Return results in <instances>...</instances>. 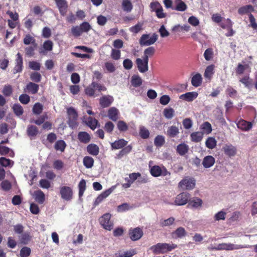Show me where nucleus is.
<instances>
[{"mask_svg": "<svg viewBox=\"0 0 257 257\" xmlns=\"http://www.w3.org/2000/svg\"><path fill=\"white\" fill-rule=\"evenodd\" d=\"M106 87L101 84L95 82H92L91 84L85 89V93L89 96L95 97L99 95L97 91L100 92L105 91Z\"/></svg>", "mask_w": 257, "mask_h": 257, "instance_id": "obj_1", "label": "nucleus"}, {"mask_svg": "<svg viewBox=\"0 0 257 257\" xmlns=\"http://www.w3.org/2000/svg\"><path fill=\"white\" fill-rule=\"evenodd\" d=\"M177 245L174 244L159 243L153 246L151 249L155 254L164 253L175 248Z\"/></svg>", "mask_w": 257, "mask_h": 257, "instance_id": "obj_2", "label": "nucleus"}, {"mask_svg": "<svg viewBox=\"0 0 257 257\" xmlns=\"http://www.w3.org/2000/svg\"><path fill=\"white\" fill-rule=\"evenodd\" d=\"M195 180L190 177H185L178 184V187L183 190H192L195 185Z\"/></svg>", "mask_w": 257, "mask_h": 257, "instance_id": "obj_3", "label": "nucleus"}, {"mask_svg": "<svg viewBox=\"0 0 257 257\" xmlns=\"http://www.w3.org/2000/svg\"><path fill=\"white\" fill-rule=\"evenodd\" d=\"M158 36L156 34L152 36L149 34H143L139 40L141 46H150L154 44L157 40Z\"/></svg>", "mask_w": 257, "mask_h": 257, "instance_id": "obj_4", "label": "nucleus"}, {"mask_svg": "<svg viewBox=\"0 0 257 257\" xmlns=\"http://www.w3.org/2000/svg\"><path fill=\"white\" fill-rule=\"evenodd\" d=\"M67 112L68 115V124L72 128H75L77 126V119L78 114L76 110L73 107H69L67 109Z\"/></svg>", "mask_w": 257, "mask_h": 257, "instance_id": "obj_5", "label": "nucleus"}, {"mask_svg": "<svg viewBox=\"0 0 257 257\" xmlns=\"http://www.w3.org/2000/svg\"><path fill=\"white\" fill-rule=\"evenodd\" d=\"M247 246H243L241 245L234 244L231 243H222L219 244L215 246L213 249L215 250H232L238 249L242 248H247Z\"/></svg>", "mask_w": 257, "mask_h": 257, "instance_id": "obj_6", "label": "nucleus"}, {"mask_svg": "<svg viewBox=\"0 0 257 257\" xmlns=\"http://www.w3.org/2000/svg\"><path fill=\"white\" fill-rule=\"evenodd\" d=\"M60 194L63 200L67 201H71L73 195L72 189L69 186H61L60 188Z\"/></svg>", "mask_w": 257, "mask_h": 257, "instance_id": "obj_7", "label": "nucleus"}, {"mask_svg": "<svg viewBox=\"0 0 257 257\" xmlns=\"http://www.w3.org/2000/svg\"><path fill=\"white\" fill-rule=\"evenodd\" d=\"M150 173L154 177H159L161 176H165L170 175V173L167 170L164 166H154L150 169Z\"/></svg>", "mask_w": 257, "mask_h": 257, "instance_id": "obj_8", "label": "nucleus"}, {"mask_svg": "<svg viewBox=\"0 0 257 257\" xmlns=\"http://www.w3.org/2000/svg\"><path fill=\"white\" fill-rule=\"evenodd\" d=\"M110 218L111 214L107 213L99 218V222L105 229L111 230L112 229L113 223L110 220Z\"/></svg>", "mask_w": 257, "mask_h": 257, "instance_id": "obj_9", "label": "nucleus"}, {"mask_svg": "<svg viewBox=\"0 0 257 257\" xmlns=\"http://www.w3.org/2000/svg\"><path fill=\"white\" fill-rule=\"evenodd\" d=\"M190 198V195L187 192H182L178 194L175 198L174 204L176 205L182 206L186 204Z\"/></svg>", "mask_w": 257, "mask_h": 257, "instance_id": "obj_10", "label": "nucleus"}, {"mask_svg": "<svg viewBox=\"0 0 257 257\" xmlns=\"http://www.w3.org/2000/svg\"><path fill=\"white\" fill-rule=\"evenodd\" d=\"M148 61L147 58L143 57V59L141 58L136 59V64L140 72L144 73L148 70Z\"/></svg>", "mask_w": 257, "mask_h": 257, "instance_id": "obj_11", "label": "nucleus"}, {"mask_svg": "<svg viewBox=\"0 0 257 257\" xmlns=\"http://www.w3.org/2000/svg\"><path fill=\"white\" fill-rule=\"evenodd\" d=\"M59 12L62 16H65L68 10V4L65 0H55Z\"/></svg>", "mask_w": 257, "mask_h": 257, "instance_id": "obj_12", "label": "nucleus"}, {"mask_svg": "<svg viewBox=\"0 0 257 257\" xmlns=\"http://www.w3.org/2000/svg\"><path fill=\"white\" fill-rule=\"evenodd\" d=\"M23 68V60L22 55L18 53L16 55V59L15 60V66L14 68V73L21 72Z\"/></svg>", "mask_w": 257, "mask_h": 257, "instance_id": "obj_13", "label": "nucleus"}, {"mask_svg": "<svg viewBox=\"0 0 257 257\" xmlns=\"http://www.w3.org/2000/svg\"><path fill=\"white\" fill-rule=\"evenodd\" d=\"M222 151L225 155L231 157L236 154V148L231 144H225L222 148Z\"/></svg>", "mask_w": 257, "mask_h": 257, "instance_id": "obj_14", "label": "nucleus"}, {"mask_svg": "<svg viewBox=\"0 0 257 257\" xmlns=\"http://www.w3.org/2000/svg\"><path fill=\"white\" fill-rule=\"evenodd\" d=\"M220 26L222 28L227 29L229 30V32L225 34L226 36L229 37L233 35L234 32L231 29L232 24L230 19H224L221 23Z\"/></svg>", "mask_w": 257, "mask_h": 257, "instance_id": "obj_15", "label": "nucleus"}, {"mask_svg": "<svg viewBox=\"0 0 257 257\" xmlns=\"http://www.w3.org/2000/svg\"><path fill=\"white\" fill-rule=\"evenodd\" d=\"M143 234V231L141 228L138 227L130 230V238L134 241L139 239L142 236Z\"/></svg>", "mask_w": 257, "mask_h": 257, "instance_id": "obj_16", "label": "nucleus"}, {"mask_svg": "<svg viewBox=\"0 0 257 257\" xmlns=\"http://www.w3.org/2000/svg\"><path fill=\"white\" fill-rule=\"evenodd\" d=\"M198 93L196 92H189L183 94L179 96V98L188 102L192 101L197 98Z\"/></svg>", "mask_w": 257, "mask_h": 257, "instance_id": "obj_17", "label": "nucleus"}, {"mask_svg": "<svg viewBox=\"0 0 257 257\" xmlns=\"http://www.w3.org/2000/svg\"><path fill=\"white\" fill-rule=\"evenodd\" d=\"M238 128L245 131L249 130L252 127V124L250 122H247L243 119H240L236 123Z\"/></svg>", "mask_w": 257, "mask_h": 257, "instance_id": "obj_18", "label": "nucleus"}, {"mask_svg": "<svg viewBox=\"0 0 257 257\" xmlns=\"http://www.w3.org/2000/svg\"><path fill=\"white\" fill-rule=\"evenodd\" d=\"M179 133L178 127L175 125H172L168 128L166 134L170 138H175L178 136Z\"/></svg>", "mask_w": 257, "mask_h": 257, "instance_id": "obj_19", "label": "nucleus"}, {"mask_svg": "<svg viewBox=\"0 0 257 257\" xmlns=\"http://www.w3.org/2000/svg\"><path fill=\"white\" fill-rule=\"evenodd\" d=\"M215 163V159L211 156L205 157L202 161V165L204 167L208 168L212 166Z\"/></svg>", "mask_w": 257, "mask_h": 257, "instance_id": "obj_20", "label": "nucleus"}, {"mask_svg": "<svg viewBox=\"0 0 257 257\" xmlns=\"http://www.w3.org/2000/svg\"><path fill=\"white\" fill-rule=\"evenodd\" d=\"M119 111L116 108L112 107L108 111V117L113 121H116L118 118Z\"/></svg>", "mask_w": 257, "mask_h": 257, "instance_id": "obj_21", "label": "nucleus"}, {"mask_svg": "<svg viewBox=\"0 0 257 257\" xmlns=\"http://www.w3.org/2000/svg\"><path fill=\"white\" fill-rule=\"evenodd\" d=\"M113 101V98L110 96H104L100 98V104L103 107L108 106Z\"/></svg>", "mask_w": 257, "mask_h": 257, "instance_id": "obj_22", "label": "nucleus"}, {"mask_svg": "<svg viewBox=\"0 0 257 257\" xmlns=\"http://www.w3.org/2000/svg\"><path fill=\"white\" fill-rule=\"evenodd\" d=\"M53 43L50 40L46 41L43 45V49L40 50V53L45 54L47 51H50L52 50Z\"/></svg>", "mask_w": 257, "mask_h": 257, "instance_id": "obj_23", "label": "nucleus"}, {"mask_svg": "<svg viewBox=\"0 0 257 257\" xmlns=\"http://www.w3.org/2000/svg\"><path fill=\"white\" fill-rule=\"evenodd\" d=\"M188 150L189 146L185 143H182L177 146L176 151L180 155L183 156L188 152Z\"/></svg>", "mask_w": 257, "mask_h": 257, "instance_id": "obj_24", "label": "nucleus"}, {"mask_svg": "<svg viewBox=\"0 0 257 257\" xmlns=\"http://www.w3.org/2000/svg\"><path fill=\"white\" fill-rule=\"evenodd\" d=\"M34 196L35 200L40 204H42L45 201V194L40 190L34 192Z\"/></svg>", "mask_w": 257, "mask_h": 257, "instance_id": "obj_25", "label": "nucleus"}, {"mask_svg": "<svg viewBox=\"0 0 257 257\" xmlns=\"http://www.w3.org/2000/svg\"><path fill=\"white\" fill-rule=\"evenodd\" d=\"M87 151L91 155L96 156L99 153V149L96 145L91 144L87 147Z\"/></svg>", "mask_w": 257, "mask_h": 257, "instance_id": "obj_26", "label": "nucleus"}, {"mask_svg": "<svg viewBox=\"0 0 257 257\" xmlns=\"http://www.w3.org/2000/svg\"><path fill=\"white\" fill-rule=\"evenodd\" d=\"M200 129L202 131L203 134L208 135L212 132V126L211 124L207 121L203 122L200 126Z\"/></svg>", "mask_w": 257, "mask_h": 257, "instance_id": "obj_27", "label": "nucleus"}, {"mask_svg": "<svg viewBox=\"0 0 257 257\" xmlns=\"http://www.w3.org/2000/svg\"><path fill=\"white\" fill-rule=\"evenodd\" d=\"M127 142L123 139H120L112 143L111 146L112 149H119L123 148L127 145Z\"/></svg>", "mask_w": 257, "mask_h": 257, "instance_id": "obj_28", "label": "nucleus"}, {"mask_svg": "<svg viewBox=\"0 0 257 257\" xmlns=\"http://www.w3.org/2000/svg\"><path fill=\"white\" fill-rule=\"evenodd\" d=\"M214 65H210L208 66L204 72V76L208 80H210L213 74H214Z\"/></svg>", "mask_w": 257, "mask_h": 257, "instance_id": "obj_29", "label": "nucleus"}, {"mask_svg": "<svg viewBox=\"0 0 257 257\" xmlns=\"http://www.w3.org/2000/svg\"><path fill=\"white\" fill-rule=\"evenodd\" d=\"M79 140L83 143H88L90 140V136L85 132H80L78 135Z\"/></svg>", "mask_w": 257, "mask_h": 257, "instance_id": "obj_30", "label": "nucleus"}, {"mask_svg": "<svg viewBox=\"0 0 257 257\" xmlns=\"http://www.w3.org/2000/svg\"><path fill=\"white\" fill-rule=\"evenodd\" d=\"M175 8H174V10L178 11L183 12L187 8V5L182 0H175Z\"/></svg>", "mask_w": 257, "mask_h": 257, "instance_id": "obj_31", "label": "nucleus"}, {"mask_svg": "<svg viewBox=\"0 0 257 257\" xmlns=\"http://www.w3.org/2000/svg\"><path fill=\"white\" fill-rule=\"evenodd\" d=\"M202 78L200 73H197L194 75L191 79V83L193 86L198 87L200 86L202 83Z\"/></svg>", "mask_w": 257, "mask_h": 257, "instance_id": "obj_32", "label": "nucleus"}, {"mask_svg": "<svg viewBox=\"0 0 257 257\" xmlns=\"http://www.w3.org/2000/svg\"><path fill=\"white\" fill-rule=\"evenodd\" d=\"M203 137L202 132H196L192 133L190 135L191 141L194 142H200Z\"/></svg>", "mask_w": 257, "mask_h": 257, "instance_id": "obj_33", "label": "nucleus"}, {"mask_svg": "<svg viewBox=\"0 0 257 257\" xmlns=\"http://www.w3.org/2000/svg\"><path fill=\"white\" fill-rule=\"evenodd\" d=\"M39 88V85L33 82H30L27 85V89L28 91L33 94L37 93Z\"/></svg>", "mask_w": 257, "mask_h": 257, "instance_id": "obj_34", "label": "nucleus"}, {"mask_svg": "<svg viewBox=\"0 0 257 257\" xmlns=\"http://www.w3.org/2000/svg\"><path fill=\"white\" fill-rule=\"evenodd\" d=\"M116 70L114 64L111 62H106L104 63V70L108 73H113Z\"/></svg>", "mask_w": 257, "mask_h": 257, "instance_id": "obj_35", "label": "nucleus"}, {"mask_svg": "<svg viewBox=\"0 0 257 257\" xmlns=\"http://www.w3.org/2000/svg\"><path fill=\"white\" fill-rule=\"evenodd\" d=\"M136 254V252L134 249H131L126 251H119L117 255L118 257H132Z\"/></svg>", "mask_w": 257, "mask_h": 257, "instance_id": "obj_36", "label": "nucleus"}, {"mask_svg": "<svg viewBox=\"0 0 257 257\" xmlns=\"http://www.w3.org/2000/svg\"><path fill=\"white\" fill-rule=\"evenodd\" d=\"M83 163L86 168H91L93 166L94 160L91 157L86 156L83 158Z\"/></svg>", "mask_w": 257, "mask_h": 257, "instance_id": "obj_37", "label": "nucleus"}, {"mask_svg": "<svg viewBox=\"0 0 257 257\" xmlns=\"http://www.w3.org/2000/svg\"><path fill=\"white\" fill-rule=\"evenodd\" d=\"M217 142L215 138L213 137H209L205 142V145L207 148L212 149L216 146Z\"/></svg>", "mask_w": 257, "mask_h": 257, "instance_id": "obj_38", "label": "nucleus"}, {"mask_svg": "<svg viewBox=\"0 0 257 257\" xmlns=\"http://www.w3.org/2000/svg\"><path fill=\"white\" fill-rule=\"evenodd\" d=\"M6 154H9V156L11 157H13L14 156V152L11 150L9 148L5 146H0V155H5Z\"/></svg>", "mask_w": 257, "mask_h": 257, "instance_id": "obj_39", "label": "nucleus"}, {"mask_svg": "<svg viewBox=\"0 0 257 257\" xmlns=\"http://www.w3.org/2000/svg\"><path fill=\"white\" fill-rule=\"evenodd\" d=\"M27 133L29 137H35L38 133V130L35 125H29L27 128Z\"/></svg>", "mask_w": 257, "mask_h": 257, "instance_id": "obj_40", "label": "nucleus"}, {"mask_svg": "<svg viewBox=\"0 0 257 257\" xmlns=\"http://www.w3.org/2000/svg\"><path fill=\"white\" fill-rule=\"evenodd\" d=\"M122 7L124 11L129 12L133 9V5L130 0H122Z\"/></svg>", "mask_w": 257, "mask_h": 257, "instance_id": "obj_41", "label": "nucleus"}, {"mask_svg": "<svg viewBox=\"0 0 257 257\" xmlns=\"http://www.w3.org/2000/svg\"><path fill=\"white\" fill-rule=\"evenodd\" d=\"M66 145L65 142L63 140H59L57 141L55 144V149L57 151H59L61 152L64 151Z\"/></svg>", "mask_w": 257, "mask_h": 257, "instance_id": "obj_42", "label": "nucleus"}, {"mask_svg": "<svg viewBox=\"0 0 257 257\" xmlns=\"http://www.w3.org/2000/svg\"><path fill=\"white\" fill-rule=\"evenodd\" d=\"M35 38L29 34L26 35L24 39V43L25 45L32 44L35 47L37 46V44L35 43Z\"/></svg>", "mask_w": 257, "mask_h": 257, "instance_id": "obj_43", "label": "nucleus"}, {"mask_svg": "<svg viewBox=\"0 0 257 257\" xmlns=\"http://www.w3.org/2000/svg\"><path fill=\"white\" fill-rule=\"evenodd\" d=\"M191 27L188 25H184L181 26L180 25H175L172 28L173 31H180V30H183L185 32H188L190 30Z\"/></svg>", "mask_w": 257, "mask_h": 257, "instance_id": "obj_44", "label": "nucleus"}, {"mask_svg": "<svg viewBox=\"0 0 257 257\" xmlns=\"http://www.w3.org/2000/svg\"><path fill=\"white\" fill-rule=\"evenodd\" d=\"M186 232L183 227H180L178 228L173 233V235L176 237L182 238L186 235Z\"/></svg>", "mask_w": 257, "mask_h": 257, "instance_id": "obj_45", "label": "nucleus"}, {"mask_svg": "<svg viewBox=\"0 0 257 257\" xmlns=\"http://www.w3.org/2000/svg\"><path fill=\"white\" fill-rule=\"evenodd\" d=\"M87 124L92 130L96 128L98 121L91 117H88L87 120L86 121Z\"/></svg>", "mask_w": 257, "mask_h": 257, "instance_id": "obj_46", "label": "nucleus"}, {"mask_svg": "<svg viewBox=\"0 0 257 257\" xmlns=\"http://www.w3.org/2000/svg\"><path fill=\"white\" fill-rule=\"evenodd\" d=\"M226 212L223 210H221L216 213L214 216V219L215 221L224 220L225 219V216Z\"/></svg>", "mask_w": 257, "mask_h": 257, "instance_id": "obj_47", "label": "nucleus"}, {"mask_svg": "<svg viewBox=\"0 0 257 257\" xmlns=\"http://www.w3.org/2000/svg\"><path fill=\"white\" fill-rule=\"evenodd\" d=\"M202 201L200 199L198 198H195L189 202V205H191L193 207L197 208L200 207L202 205Z\"/></svg>", "mask_w": 257, "mask_h": 257, "instance_id": "obj_48", "label": "nucleus"}, {"mask_svg": "<svg viewBox=\"0 0 257 257\" xmlns=\"http://www.w3.org/2000/svg\"><path fill=\"white\" fill-rule=\"evenodd\" d=\"M13 164V162L10 159L4 157L0 158V164L4 167H12Z\"/></svg>", "mask_w": 257, "mask_h": 257, "instance_id": "obj_49", "label": "nucleus"}, {"mask_svg": "<svg viewBox=\"0 0 257 257\" xmlns=\"http://www.w3.org/2000/svg\"><path fill=\"white\" fill-rule=\"evenodd\" d=\"M142 83L141 78L138 76L134 75L132 78V84L135 87L140 86Z\"/></svg>", "mask_w": 257, "mask_h": 257, "instance_id": "obj_50", "label": "nucleus"}, {"mask_svg": "<svg viewBox=\"0 0 257 257\" xmlns=\"http://www.w3.org/2000/svg\"><path fill=\"white\" fill-rule=\"evenodd\" d=\"M175 220V218L174 217H170L167 219L162 220L160 221V225L164 227L172 225Z\"/></svg>", "mask_w": 257, "mask_h": 257, "instance_id": "obj_51", "label": "nucleus"}, {"mask_svg": "<svg viewBox=\"0 0 257 257\" xmlns=\"http://www.w3.org/2000/svg\"><path fill=\"white\" fill-rule=\"evenodd\" d=\"M165 143V138L163 136H157L154 140V144L157 147H161Z\"/></svg>", "mask_w": 257, "mask_h": 257, "instance_id": "obj_52", "label": "nucleus"}, {"mask_svg": "<svg viewBox=\"0 0 257 257\" xmlns=\"http://www.w3.org/2000/svg\"><path fill=\"white\" fill-rule=\"evenodd\" d=\"M13 109L15 113L18 116H20L23 113V108L19 104H15L13 105Z\"/></svg>", "mask_w": 257, "mask_h": 257, "instance_id": "obj_53", "label": "nucleus"}, {"mask_svg": "<svg viewBox=\"0 0 257 257\" xmlns=\"http://www.w3.org/2000/svg\"><path fill=\"white\" fill-rule=\"evenodd\" d=\"M71 33L75 37H78L82 34L79 26H73L71 28Z\"/></svg>", "mask_w": 257, "mask_h": 257, "instance_id": "obj_54", "label": "nucleus"}, {"mask_svg": "<svg viewBox=\"0 0 257 257\" xmlns=\"http://www.w3.org/2000/svg\"><path fill=\"white\" fill-rule=\"evenodd\" d=\"M140 135L143 139H147L149 137V131L144 126L140 127Z\"/></svg>", "mask_w": 257, "mask_h": 257, "instance_id": "obj_55", "label": "nucleus"}, {"mask_svg": "<svg viewBox=\"0 0 257 257\" xmlns=\"http://www.w3.org/2000/svg\"><path fill=\"white\" fill-rule=\"evenodd\" d=\"M155 53V49L153 47H150L147 48L144 51V55L143 57L145 58H147V59L149 60V57L153 55Z\"/></svg>", "mask_w": 257, "mask_h": 257, "instance_id": "obj_56", "label": "nucleus"}, {"mask_svg": "<svg viewBox=\"0 0 257 257\" xmlns=\"http://www.w3.org/2000/svg\"><path fill=\"white\" fill-rule=\"evenodd\" d=\"M117 126L119 131L121 132H125L128 128L127 124L122 120H119L117 122Z\"/></svg>", "mask_w": 257, "mask_h": 257, "instance_id": "obj_57", "label": "nucleus"}, {"mask_svg": "<svg viewBox=\"0 0 257 257\" xmlns=\"http://www.w3.org/2000/svg\"><path fill=\"white\" fill-rule=\"evenodd\" d=\"M252 9L253 8L251 6L247 5L240 8L238 10V12L240 15H243L252 10Z\"/></svg>", "mask_w": 257, "mask_h": 257, "instance_id": "obj_58", "label": "nucleus"}, {"mask_svg": "<svg viewBox=\"0 0 257 257\" xmlns=\"http://www.w3.org/2000/svg\"><path fill=\"white\" fill-rule=\"evenodd\" d=\"M143 27V23H138L135 26L131 27L130 28V31L132 33L137 34L139 33L142 29Z\"/></svg>", "mask_w": 257, "mask_h": 257, "instance_id": "obj_59", "label": "nucleus"}, {"mask_svg": "<svg viewBox=\"0 0 257 257\" xmlns=\"http://www.w3.org/2000/svg\"><path fill=\"white\" fill-rule=\"evenodd\" d=\"M79 26L82 33H87L91 29L90 25L88 22H86L81 24Z\"/></svg>", "mask_w": 257, "mask_h": 257, "instance_id": "obj_60", "label": "nucleus"}, {"mask_svg": "<svg viewBox=\"0 0 257 257\" xmlns=\"http://www.w3.org/2000/svg\"><path fill=\"white\" fill-rule=\"evenodd\" d=\"M43 110V105L40 103H36L34 105L33 111L36 114H40Z\"/></svg>", "mask_w": 257, "mask_h": 257, "instance_id": "obj_61", "label": "nucleus"}, {"mask_svg": "<svg viewBox=\"0 0 257 257\" xmlns=\"http://www.w3.org/2000/svg\"><path fill=\"white\" fill-rule=\"evenodd\" d=\"M213 52L212 49L208 48L207 49L204 53V57L206 60L209 61L213 57Z\"/></svg>", "mask_w": 257, "mask_h": 257, "instance_id": "obj_62", "label": "nucleus"}, {"mask_svg": "<svg viewBox=\"0 0 257 257\" xmlns=\"http://www.w3.org/2000/svg\"><path fill=\"white\" fill-rule=\"evenodd\" d=\"M188 22L193 27H196L199 24V20L195 16L190 17L188 18Z\"/></svg>", "mask_w": 257, "mask_h": 257, "instance_id": "obj_63", "label": "nucleus"}, {"mask_svg": "<svg viewBox=\"0 0 257 257\" xmlns=\"http://www.w3.org/2000/svg\"><path fill=\"white\" fill-rule=\"evenodd\" d=\"M31 249L28 247H24L20 250V256L21 257H27L31 253Z\"/></svg>", "mask_w": 257, "mask_h": 257, "instance_id": "obj_64", "label": "nucleus"}]
</instances>
